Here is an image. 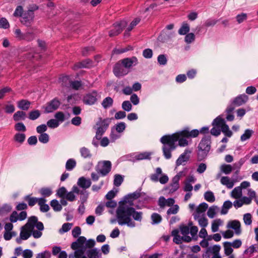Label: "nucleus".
<instances>
[{
	"label": "nucleus",
	"mask_w": 258,
	"mask_h": 258,
	"mask_svg": "<svg viewBox=\"0 0 258 258\" xmlns=\"http://www.w3.org/2000/svg\"><path fill=\"white\" fill-rule=\"evenodd\" d=\"M157 60L160 65L165 66L167 64V59L165 54H160L158 55Z\"/></svg>",
	"instance_id": "obj_55"
},
{
	"label": "nucleus",
	"mask_w": 258,
	"mask_h": 258,
	"mask_svg": "<svg viewBox=\"0 0 258 258\" xmlns=\"http://www.w3.org/2000/svg\"><path fill=\"white\" fill-rule=\"evenodd\" d=\"M218 207L216 206L210 207L207 212V215L210 218H213L216 215V210Z\"/></svg>",
	"instance_id": "obj_51"
},
{
	"label": "nucleus",
	"mask_w": 258,
	"mask_h": 258,
	"mask_svg": "<svg viewBox=\"0 0 258 258\" xmlns=\"http://www.w3.org/2000/svg\"><path fill=\"white\" fill-rule=\"evenodd\" d=\"M86 254L89 258H99L101 257L100 250L97 248H91L86 250Z\"/></svg>",
	"instance_id": "obj_19"
},
{
	"label": "nucleus",
	"mask_w": 258,
	"mask_h": 258,
	"mask_svg": "<svg viewBox=\"0 0 258 258\" xmlns=\"http://www.w3.org/2000/svg\"><path fill=\"white\" fill-rule=\"evenodd\" d=\"M205 199L210 202L213 203L215 201V197L213 192L211 191H207L204 194Z\"/></svg>",
	"instance_id": "obj_41"
},
{
	"label": "nucleus",
	"mask_w": 258,
	"mask_h": 258,
	"mask_svg": "<svg viewBox=\"0 0 258 258\" xmlns=\"http://www.w3.org/2000/svg\"><path fill=\"white\" fill-rule=\"evenodd\" d=\"M72 224L69 223H64L61 229H59V232L60 233H64L67 232L68 231H69L71 227H72Z\"/></svg>",
	"instance_id": "obj_62"
},
{
	"label": "nucleus",
	"mask_w": 258,
	"mask_h": 258,
	"mask_svg": "<svg viewBox=\"0 0 258 258\" xmlns=\"http://www.w3.org/2000/svg\"><path fill=\"white\" fill-rule=\"evenodd\" d=\"M222 221L218 219L214 221L212 224V231L213 232H216L219 230V226L221 224Z\"/></svg>",
	"instance_id": "obj_53"
},
{
	"label": "nucleus",
	"mask_w": 258,
	"mask_h": 258,
	"mask_svg": "<svg viewBox=\"0 0 258 258\" xmlns=\"http://www.w3.org/2000/svg\"><path fill=\"white\" fill-rule=\"evenodd\" d=\"M11 209V206L7 204L3 205L0 208V216L10 212Z\"/></svg>",
	"instance_id": "obj_56"
},
{
	"label": "nucleus",
	"mask_w": 258,
	"mask_h": 258,
	"mask_svg": "<svg viewBox=\"0 0 258 258\" xmlns=\"http://www.w3.org/2000/svg\"><path fill=\"white\" fill-rule=\"evenodd\" d=\"M79 191L80 189L79 187L76 185H74L72 187V191L68 192L66 194L65 198L67 200L70 202H73L75 201L76 199V196L74 195V193L79 194Z\"/></svg>",
	"instance_id": "obj_21"
},
{
	"label": "nucleus",
	"mask_w": 258,
	"mask_h": 258,
	"mask_svg": "<svg viewBox=\"0 0 258 258\" xmlns=\"http://www.w3.org/2000/svg\"><path fill=\"white\" fill-rule=\"evenodd\" d=\"M113 100L110 97H107L103 99L101 105L104 109H107L113 105Z\"/></svg>",
	"instance_id": "obj_27"
},
{
	"label": "nucleus",
	"mask_w": 258,
	"mask_h": 258,
	"mask_svg": "<svg viewBox=\"0 0 258 258\" xmlns=\"http://www.w3.org/2000/svg\"><path fill=\"white\" fill-rule=\"evenodd\" d=\"M151 154L150 153L147 152L139 153L135 155L133 161L135 162L137 161H139V160H144V159L150 160L151 159Z\"/></svg>",
	"instance_id": "obj_24"
},
{
	"label": "nucleus",
	"mask_w": 258,
	"mask_h": 258,
	"mask_svg": "<svg viewBox=\"0 0 258 258\" xmlns=\"http://www.w3.org/2000/svg\"><path fill=\"white\" fill-rule=\"evenodd\" d=\"M253 132L249 129H246L244 133L242 134L240 137V140L241 141H245L249 139L251 137L252 133Z\"/></svg>",
	"instance_id": "obj_47"
},
{
	"label": "nucleus",
	"mask_w": 258,
	"mask_h": 258,
	"mask_svg": "<svg viewBox=\"0 0 258 258\" xmlns=\"http://www.w3.org/2000/svg\"><path fill=\"white\" fill-rule=\"evenodd\" d=\"M110 120L111 119L109 118L103 119L101 117L99 118L96 125L94 126V128L96 130L95 138L97 140L101 139L102 136L109 126Z\"/></svg>",
	"instance_id": "obj_5"
},
{
	"label": "nucleus",
	"mask_w": 258,
	"mask_h": 258,
	"mask_svg": "<svg viewBox=\"0 0 258 258\" xmlns=\"http://www.w3.org/2000/svg\"><path fill=\"white\" fill-rule=\"evenodd\" d=\"M196 220L198 221L199 225L203 228H205L208 225V219L205 217H200Z\"/></svg>",
	"instance_id": "obj_58"
},
{
	"label": "nucleus",
	"mask_w": 258,
	"mask_h": 258,
	"mask_svg": "<svg viewBox=\"0 0 258 258\" xmlns=\"http://www.w3.org/2000/svg\"><path fill=\"white\" fill-rule=\"evenodd\" d=\"M39 192L40 194L44 198L48 197L52 194V191L49 187L41 188L40 189Z\"/></svg>",
	"instance_id": "obj_44"
},
{
	"label": "nucleus",
	"mask_w": 258,
	"mask_h": 258,
	"mask_svg": "<svg viewBox=\"0 0 258 258\" xmlns=\"http://www.w3.org/2000/svg\"><path fill=\"white\" fill-rule=\"evenodd\" d=\"M77 184L80 187L86 190L91 186V181L90 179H87L82 176L79 178Z\"/></svg>",
	"instance_id": "obj_18"
},
{
	"label": "nucleus",
	"mask_w": 258,
	"mask_h": 258,
	"mask_svg": "<svg viewBox=\"0 0 258 258\" xmlns=\"http://www.w3.org/2000/svg\"><path fill=\"white\" fill-rule=\"evenodd\" d=\"M224 253L226 255H230L232 253L233 249L230 242L226 241L223 243Z\"/></svg>",
	"instance_id": "obj_31"
},
{
	"label": "nucleus",
	"mask_w": 258,
	"mask_h": 258,
	"mask_svg": "<svg viewBox=\"0 0 258 258\" xmlns=\"http://www.w3.org/2000/svg\"><path fill=\"white\" fill-rule=\"evenodd\" d=\"M195 39V34L193 33H190L188 34H186L185 38L184 40L185 42L187 43H190L192 42H193Z\"/></svg>",
	"instance_id": "obj_60"
},
{
	"label": "nucleus",
	"mask_w": 258,
	"mask_h": 258,
	"mask_svg": "<svg viewBox=\"0 0 258 258\" xmlns=\"http://www.w3.org/2000/svg\"><path fill=\"white\" fill-rule=\"evenodd\" d=\"M231 196L235 199L240 198L242 196V190L239 186L235 187L231 192Z\"/></svg>",
	"instance_id": "obj_43"
},
{
	"label": "nucleus",
	"mask_w": 258,
	"mask_h": 258,
	"mask_svg": "<svg viewBox=\"0 0 258 258\" xmlns=\"http://www.w3.org/2000/svg\"><path fill=\"white\" fill-rule=\"evenodd\" d=\"M220 181L223 185H226L228 188H232L234 185L233 182L231 181L227 176L222 177Z\"/></svg>",
	"instance_id": "obj_28"
},
{
	"label": "nucleus",
	"mask_w": 258,
	"mask_h": 258,
	"mask_svg": "<svg viewBox=\"0 0 258 258\" xmlns=\"http://www.w3.org/2000/svg\"><path fill=\"white\" fill-rule=\"evenodd\" d=\"M232 169H233V166L230 164H224L221 166V171L226 174H230Z\"/></svg>",
	"instance_id": "obj_50"
},
{
	"label": "nucleus",
	"mask_w": 258,
	"mask_h": 258,
	"mask_svg": "<svg viewBox=\"0 0 258 258\" xmlns=\"http://www.w3.org/2000/svg\"><path fill=\"white\" fill-rule=\"evenodd\" d=\"M227 227L234 229L235 233L237 235L240 234L241 233L240 223L237 220H233L229 222Z\"/></svg>",
	"instance_id": "obj_20"
},
{
	"label": "nucleus",
	"mask_w": 258,
	"mask_h": 258,
	"mask_svg": "<svg viewBox=\"0 0 258 258\" xmlns=\"http://www.w3.org/2000/svg\"><path fill=\"white\" fill-rule=\"evenodd\" d=\"M221 132L228 137H231L233 134L232 132L230 130L228 125L226 123L221 127Z\"/></svg>",
	"instance_id": "obj_46"
},
{
	"label": "nucleus",
	"mask_w": 258,
	"mask_h": 258,
	"mask_svg": "<svg viewBox=\"0 0 258 258\" xmlns=\"http://www.w3.org/2000/svg\"><path fill=\"white\" fill-rule=\"evenodd\" d=\"M31 232L25 225L22 226L21 228V231L20 232V236L21 237L23 240L28 239L31 236Z\"/></svg>",
	"instance_id": "obj_25"
},
{
	"label": "nucleus",
	"mask_w": 258,
	"mask_h": 258,
	"mask_svg": "<svg viewBox=\"0 0 258 258\" xmlns=\"http://www.w3.org/2000/svg\"><path fill=\"white\" fill-rule=\"evenodd\" d=\"M98 95V92L96 90H93L83 97V102L86 105H93L97 101Z\"/></svg>",
	"instance_id": "obj_9"
},
{
	"label": "nucleus",
	"mask_w": 258,
	"mask_h": 258,
	"mask_svg": "<svg viewBox=\"0 0 258 258\" xmlns=\"http://www.w3.org/2000/svg\"><path fill=\"white\" fill-rule=\"evenodd\" d=\"M132 204H128L126 201L119 202V205L116 211V217L119 225H126L130 227H135L136 223L131 218L141 222L142 220L143 213L138 212L132 207Z\"/></svg>",
	"instance_id": "obj_2"
},
{
	"label": "nucleus",
	"mask_w": 258,
	"mask_h": 258,
	"mask_svg": "<svg viewBox=\"0 0 258 258\" xmlns=\"http://www.w3.org/2000/svg\"><path fill=\"white\" fill-rule=\"evenodd\" d=\"M246 160L244 158H241L238 162H235L233 165V168L234 170H236V173H238L242 165L244 163Z\"/></svg>",
	"instance_id": "obj_48"
},
{
	"label": "nucleus",
	"mask_w": 258,
	"mask_h": 258,
	"mask_svg": "<svg viewBox=\"0 0 258 258\" xmlns=\"http://www.w3.org/2000/svg\"><path fill=\"white\" fill-rule=\"evenodd\" d=\"M60 105V102L56 97L47 103L44 108L45 112L48 113L57 110Z\"/></svg>",
	"instance_id": "obj_11"
},
{
	"label": "nucleus",
	"mask_w": 258,
	"mask_h": 258,
	"mask_svg": "<svg viewBox=\"0 0 258 258\" xmlns=\"http://www.w3.org/2000/svg\"><path fill=\"white\" fill-rule=\"evenodd\" d=\"M151 218L152 221L151 222L152 225L159 224L161 222L162 219L161 216L156 213H153L151 215Z\"/></svg>",
	"instance_id": "obj_33"
},
{
	"label": "nucleus",
	"mask_w": 258,
	"mask_h": 258,
	"mask_svg": "<svg viewBox=\"0 0 258 258\" xmlns=\"http://www.w3.org/2000/svg\"><path fill=\"white\" fill-rule=\"evenodd\" d=\"M76 161L74 159H69L66 162V169L68 171H71L76 167Z\"/></svg>",
	"instance_id": "obj_34"
},
{
	"label": "nucleus",
	"mask_w": 258,
	"mask_h": 258,
	"mask_svg": "<svg viewBox=\"0 0 258 258\" xmlns=\"http://www.w3.org/2000/svg\"><path fill=\"white\" fill-rule=\"evenodd\" d=\"M126 23L124 21L116 22L113 24V28L109 31V36L114 37L120 34L125 27Z\"/></svg>",
	"instance_id": "obj_10"
},
{
	"label": "nucleus",
	"mask_w": 258,
	"mask_h": 258,
	"mask_svg": "<svg viewBox=\"0 0 258 258\" xmlns=\"http://www.w3.org/2000/svg\"><path fill=\"white\" fill-rule=\"evenodd\" d=\"M38 139L41 143L46 144L48 142L49 137L47 134L43 133L40 134V135L38 137Z\"/></svg>",
	"instance_id": "obj_54"
},
{
	"label": "nucleus",
	"mask_w": 258,
	"mask_h": 258,
	"mask_svg": "<svg viewBox=\"0 0 258 258\" xmlns=\"http://www.w3.org/2000/svg\"><path fill=\"white\" fill-rule=\"evenodd\" d=\"M123 181V176L120 174H115L113 180V184L116 186H120Z\"/></svg>",
	"instance_id": "obj_49"
},
{
	"label": "nucleus",
	"mask_w": 258,
	"mask_h": 258,
	"mask_svg": "<svg viewBox=\"0 0 258 258\" xmlns=\"http://www.w3.org/2000/svg\"><path fill=\"white\" fill-rule=\"evenodd\" d=\"M126 127L125 123L123 122H120L116 124L115 130L118 133L123 132Z\"/></svg>",
	"instance_id": "obj_63"
},
{
	"label": "nucleus",
	"mask_w": 258,
	"mask_h": 258,
	"mask_svg": "<svg viewBox=\"0 0 258 258\" xmlns=\"http://www.w3.org/2000/svg\"><path fill=\"white\" fill-rule=\"evenodd\" d=\"M25 138L26 136L23 133H17L14 137V140L20 144H22L24 142Z\"/></svg>",
	"instance_id": "obj_45"
},
{
	"label": "nucleus",
	"mask_w": 258,
	"mask_h": 258,
	"mask_svg": "<svg viewBox=\"0 0 258 258\" xmlns=\"http://www.w3.org/2000/svg\"><path fill=\"white\" fill-rule=\"evenodd\" d=\"M232 206V203L230 201H225L222 206V210L221 211V214L223 215L226 214L228 213V211Z\"/></svg>",
	"instance_id": "obj_32"
},
{
	"label": "nucleus",
	"mask_w": 258,
	"mask_h": 258,
	"mask_svg": "<svg viewBox=\"0 0 258 258\" xmlns=\"http://www.w3.org/2000/svg\"><path fill=\"white\" fill-rule=\"evenodd\" d=\"M208 208V205L206 203H202L197 208L195 213L194 214L195 220L198 219L200 215L205 212Z\"/></svg>",
	"instance_id": "obj_17"
},
{
	"label": "nucleus",
	"mask_w": 258,
	"mask_h": 258,
	"mask_svg": "<svg viewBox=\"0 0 258 258\" xmlns=\"http://www.w3.org/2000/svg\"><path fill=\"white\" fill-rule=\"evenodd\" d=\"M38 222L37 217L35 216H32L29 218L28 222L25 226L28 228L29 231H32Z\"/></svg>",
	"instance_id": "obj_23"
},
{
	"label": "nucleus",
	"mask_w": 258,
	"mask_h": 258,
	"mask_svg": "<svg viewBox=\"0 0 258 258\" xmlns=\"http://www.w3.org/2000/svg\"><path fill=\"white\" fill-rule=\"evenodd\" d=\"M121 63L124 65V67L129 72L132 67L136 66L138 63V60L136 56L131 57H126L121 59Z\"/></svg>",
	"instance_id": "obj_12"
},
{
	"label": "nucleus",
	"mask_w": 258,
	"mask_h": 258,
	"mask_svg": "<svg viewBox=\"0 0 258 258\" xmlns=\"http://www.w3.org/2000/svg\"><path fill=\"white\" fill-rule=\"evenodd\" d=\"M112 164L110 161L104 160L98 162L95 167L96 172L101 176H106L111 170Z\"/></svg>",
	"instance_id": "obj_7"
},
{
	"label": "nucleus",
	"mask_w": 258,
	"mask_h": 258,
	"mask_svg": "<svg viewBox=\"0 0 258 258\" xmlns=\"http://www.w3.org/2000/svg\"><path fill=\"white\" fill-rule=\"evenodd\" d=\"M179 210V207L177 205H174L171 207L167 211V215L176 214Z\"/></svg>",
	"instance_id": "obj_61"
},
{
	"label": "nucleus",
	"mask_w": 258,
	"mask_h": 258,
	"mask_svg": "<svg viewBox=\"0 0 258 258\" xmlns=\"http://www.w3.org/2000/svg\"><path fill=\"white\" fill-rule=\"evenodd\" d=\"M24 200L28 202L29 206L30 207L34 206L37 202V198L31 197L30 195H27L24 197Z\"/></svg>",
	"instance_id": "obj_37"
},
{
	"label": "nucleus",
	"mask_w": 258,
	"mask_h": 258,
	"mask_svg": "<svg viewBox=\"0 0 258 258\" xmlns=\"http://www.w3.org/2000/svg\"><path fill=\"white\" fill-rule=\"evenodd\" d=\"M93 66V61L90 59L87 58L75 63L73 67V69L76 70L82 68H90Z\"/></svg>",
	"instance_id": "obj_13"
},
{
	"label": "nucleus",
	"mask_w": 258,
	"mask_h": 258,
	"mask_svg": "<svg viewBox=\"0 0 258 258\" xmlns=\"http://www.w3.org/2000/svg\"><path fill=\"white\" fill-rule=\"evenodd\" d=\"M47 125L50 128H54L59 125V123L57 120L51 119L47 122Z\"/></svg>",
	"instance_id": "obj_59"
},
{
	"label": "nucleus",
	"mask_w": 258,
	"mask_h": 258,
	"mask_svg": "<svg viewBox=\"0 0 258 258\" xmlns=\"http://www.w3.org/2000/svg\"><path fill=\"white\" fill-rule=\"evenodd\" d=\"M162 174V169L160 167L156 169V173L150 175V179L153 182L159 181V175Z\"/></svg>",
	"instance_id": "obj_39"
},
{
	"label": "nucleus",
	"mask_w": 258,
	"mask_h": 258,
	"mask_svg": "<svg viewBox=\"0 0 258 258\" xmlns=\"http://www.w3.org/2000/svg\"><path fill=\"white\" fill-rule=\"evenodd\" d=\"M191 153V151L185 149L184 152L181 154L179 157L178 158L176 161V165L178 166L181 164H182L184 162H187L190 158L189 154Z\"/></svg>",
	"instance_id": "obj_16"
},
{
	"label": "nucleus",
	"mask_w": 258,
	"mask_h": 258,
	"mask_svg": "<svg viewBox=\"0 0 258 258\" xmlns=\"http://www.w3.org/2000/svg\"><path fill=\"white\" fill-rule=\"evenodd\" d=\"M31 104V102L26 99H22L17 102V106L20 109L22 110L21 111L28 110Z\"/></svg>",
	"instance_id": "obj_22"
},
{
	"label": "nucleus",
	"mask_w": 258,
	"mask_h": 258,
	"mask_svg": "<svg viewBox=\"0 0 258 258\" xmlns=\"http://www.w3.org/2000/svg\"><path fill=\"white\" fill-rule=\"evenodd\" d=\"M122 108L126 111H130L132 108V105L129 101H124L122 103Z\"/></svg>",
	"instance_id": "obj_57"
},
{
	"label": "nucleus",
	"mask_w": 258,
	"mask_h": 258,
	"mask_svg": "<svg viewBox=\"0 0 258 258\" xmlns=\"http://www.w3.org/2000/svg\"><path fill=\"white\" fill-rule=\"evenodd\" d=\"M26 117V113L23 111H18L13 115V119L15 121L20 120H25Z\"/></svg>",
	"instance_id": "obj_26"
},
{
	"label": "nucleus",
	"mask_w": 258,
	"mask_h": 258,
	"mask_svg": "<svg viewBox=\"0 0 258 258\" xmlns=\"http://www.w3.org/2000/svg\"><path fill=\"white\" fill-rule=\"evenodd\" d=\"M248 97L245 94L239 95L234 98L231 104L227 107L226 112L227 113H232L236 106H241L245 104L248 100Z\"/></svg>",
	"instance_id": "obj_6"
},
{
	"label": "nucleus",
	"mask_w": 258,
	"mask_h": 258,
	"mask_svg": "<svg viewBox=\"0 0 258 258\" xmlns=\"http://www.w3.org/2000/svg\"><path fill=\"white\" fill-rule=\"evenodd\" d=\"M221 249V246L219 245H214L212 247H209L207 252L210 251L213 253V254H219V251Z\"/></svg>",
	"instance_id": "obj_52"
},
{
	"label": "nucleus",
	"mask_w": 258,
	"mask_h": 258,
	"mask_svg": "<svg viewBox=\"0 0 258 258\" xmlns=\"http://www.w3.org/2000/svg\"><path fill=\"white\" fill-rule=\"evenodd\" d=\"M189 31V26L186 23H183L178 30L180 35H186Z\"/></svg>",
	"instance_id": "obj_40"
},
{
	"label": "nucleus",
	"mask_w": 258,
	"mask_h": 258,
	"mask_svg": "<svg viewBox=\"0 0 258 258\" xmlns=\"http://www.w3.org/2000/svg\"><path fill=\"white\" fill-rule=\"evenodd\" d=\"M211 136H204L198 146V160L201 161L207 156L211 149Z\"/></svg>",
	"instance_id": "obj_4"
},
{
	"label": "nucleus",
	"mask_w": 258,
	"mask_h": 258,
	"mask_svg": "<svg viewBox=\"0 0 258 258\" xmlns=\"http://www.w3.org/2000/svg\"><path fill=\"white\" fill-rule=\"evenodd\" d=\"M35 38V35L33 32H27L24 33L22 40H25L28 42L31 41Z\"/></svg>",
	"instance_id": "obj_42"
},
{
	"label": "nucleus",
	"mask_w": 258,
	"mask_h": 258,
	"mask_svg": "<svg viewBox=\"0 0 258 258\" xmlns=\"http://www.w3.org/2000/svg\"><path fill=\"white\" fill-rule=\"evenodd\" d=\"M113 72L116 77L119 78L127 75L129 73V71L124 67V65L120 60L114 64Z\"/></svg>",
	"instance_id": "obj_8"
},
{
	"label": "nucleus",
	"mask_w": 258,
	"mask_h": 258,
	"mask_svg": "<svg viewBox=\"0 0 258 258\" xmlns=\"http://www.w3.org/2000/svg\"><path fill=\"white\" fill-rule=\"evenodd\" d=\"M34 15L32 14L30 15L27 12L24 13L21 16V22L24 25L27 27L31 26L33 21Z\"/></svg>",
	"instance_id": "obj_15"
},
{
	"label": "nucleus",
	"mask_w": 258,
	"mask_h": 258,
	"mask_svg": "<svg viewBox=\"0 0 258 258\" xmlns=\"http://www.w3.org/2000/svg\"><path fill=\"white\" fill-rule=\"evenodd\" d=\"M79 194L80 195L81 203H82V204L86 203L89 196L88 192L85 189L80 190Z\"/></svg>",
	"instance_id": "obj_38"
},
{
	"label": "nucleus",
	"mask_w": 258,
	"mask_h": 258,
	"mask_svg": "<svg viewBox=\"0 0 258 258\" xmlns=\"http://www.w3.org/2000/svg\"><path fill=\"white\" fill-rule=\"evenodd\" d=\"M225 123L226 122L225 120L220 116H218L213 120L212 124L213 126H215L221 128Z\"/></svg>",
	"instance_id": "obj_30"
},
{
	"label": "nucleus",
	"mask_w": 258,
	"mask_h": 258,
	"mask_svg": "<svg viewBox=\"0 0 258 258\" xmlns=\"http://www.w3.org/2000/svg\"><path fill=\"white\" fill-rule=\"evenodd\" d=\"M217 20L211 18L208 19L205 22L204 25L207 27L213 26L217 23Z\"/></svg>",
	"instance_id": "obj_64"
},
{
	"label": "nucleus",
	"mask_w": 258,
	"mask_h": 258,
	"mask_svg": "<svg viewBox=\"0 0 258 258\" xmlns=\"http://www.w3.org/2000/svg\"><path fill=\"white\" fill-rule=\"evenodd\" d=\"M80 152L81 156L84 158L90 159L92 157V154L90 151L85 147L80 148Z\"/></svg>",
	"instance_id": "obj_29"
},
{
	"label": "nucleus",
	"mask_w": 258,
	"mask_h": 258,
	"mask_svg": "<svg viewBox=\"0 0 258 258\" xmlns=\"http://www.w3.org/2000/svg\"><path fill=\"white\" fill-rule=\"evenodd\" d=\"M141 189H139L136 191L125 196L123 201H126L128 204H132L133 205V200H137L141 196L142 193L141 192Z\"/></svg>",
	"instance_id": "obj_14"
},
{
	"label": "nucleus",
	"mask_w": 258,
	"mask_h": 258,
	"mask_svg": "<svg viewBox=\"0 0 258 258\" xmlns=\"http://www.w3.org/2000/svg\"><path fill=\"white\" fill-rule=\"evenodd\" d=\"M50 205L55 212H59L62 210L61 205L59 203L57 200H52L50 202Z\"/></svg>",
	"instance_id": "obj_35"
},
{
	"label": "nucleus",
	"mask_w": 258,
	"mask_h": 258,
	"mask_svg": "<svg viewBox=\"0 0 258 258\" xmlns=\"http://www.w3.org/2000/svg\"><path fill=\"white\" fill-rule=\"evenodd\" d=\"M95 241L93 239L87 240L84 236H80L71 244V248L75 250V256L76 258H80L83 256L85 252L86 253L87 248L93 247L95 245Z\"/></svg>",
	"instance_id": "obj_3"
},
{
	"label": "nucleus",
	"mask_w": 258,
	"mask_h": 258,
	"mask_svg": "<svg viewBox=\"0 0 258 258\" xmlns=\"http://www.w3.org/2000/svg\"><path fill=\"white\" fill-rule=\"evenodd\" d=\"M209 127L204 126L200 130L194 129L189 131L188 127L173 134L171 135H164L160 139L161 143L163 145L162 150L163 155L166 159L171 158V152L176 149L175 143L178 141L180 147H185L188 145V139L196 138L200 133L205 134L209 132Z\"/></svg>",
	"instance_id": "obj_1"
},
{
	"label": "nucleus",
	"mask_w": 258,
	"mask_h": 258,
	"mask_svg": "<svg viewBox=\"0 0 258 258\" xmlns=\"http://www.w3.org/2000/svg\"><path fill=\"white\" fill-rule=\"evenodd\" d=\"M41 115L39 110H33L29 112L28 118L32 120H34L40 117Z\"/></svg>",
	"instance_id": "obj_36"
}]
</instances>
